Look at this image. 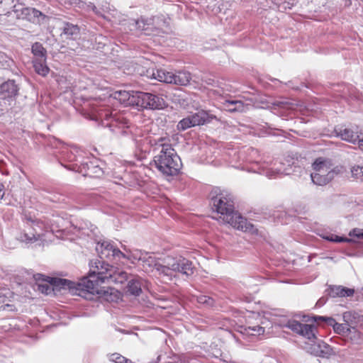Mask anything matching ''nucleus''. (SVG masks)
<instances>
[{
    "label": "nucleus",
    "mask_w": 363,
    "mask_h": 363,
    "mask_svg": "<svg viewBox=\"0 0 363 363\" xmlns=\"http://www.w3.org/2000/svg\"><path fill=\"white\" fill-rule=\"evenodd\" d=\"M45 60H35L33 62L35 71L42 76H45L49 72V68L45 65Z\"/></svg>",
    "instance_id": "nucleus-25"
},
{
    "label": "nucleus",
    "mask_w": 363,
    "mask_h": 363,
    "mask_svg": "<svg viewBox=\"0 0 363 363\" xmlns=\"http://www.w3.org/2000/svg\"><path fill=\"white\" fill-rule=\"evenodd\" d=\"M276 174H279V171L270 170V171H267V172H266V175L269 178H271L272 176H274Z\"/></svg>",
    "instance_id": "nucleus-36"
},
{
    "label": "nucleus",
    "mask_w": 363,
    "mask_h": 363,
    "mask_svg": "<svg viewBox=\"0 0 363 363\" xmlns=\"http://www.w3.org/2000/svg\"><path fill=\"white\" fill-rule=\"evenodd\" d=\"M91 272L88 277H83L78 282H74L65 279H53V284L60 287H68L72 291L77 289L78 295L87 300H94L95 296L103 298L107 301H115L118 298L117 291L113 288L105 289L99 286L107 278L113 266L101 259L91 260L90 262Z\"/></svg>",
    "instance_id": "nucleus-1"
},
{
    "label": "nucleus",
    "mask_w": 363,
    "mask_h": 363,
    "mask_svg": "<svg viewBox=\"0 0 363 363\" xmlns=\"http://www.w3.org/2000/svg\"><path fill=\"white\" fill-rule=\"evenodd\" d=\"M32 52L38 57L37 60H45L46 59V50L43 48V45L40 43H35L32 45Z\"/></svg>",
    "instance_id": "nucleus-23"
},
{
    "label": "nucleus",
    "mask_w": 363,
    "mask_h": 363,
    "mask_svg": "<svg viewBox=\"0 0 363 363\" xmlns=\"http://www.w3.org/2000/svg\"><path fill=\"white\" fill-rule=\"evenodd\" d=\"M19 86L13 79H6L0 76V99L14 101L18 95Z\"/></svg>",
    "instance_id": "nucleus-10"
},
{
    "label": "nucleus",
    "mask_w": 363,
    "mask_h": 363,
    "mask_svg": "<svg viewBox=\"0 0 363 363\" xmlns=\"http://www.w3.org/2000/svg\"><path fill=\"white\" fill-rule=\"evenodd\" d=\"M313 168L314 172L311 174L312 182L319 186L328 184L344 170L342 166L334 167L330 160L321 157L315 160Z\"/></svg>",
    "instance_id": "nucleus-5"
},
{
    "label": "nucleus",
    "mask_w": 363,
    "mask_h": 363,
    "mask_svg": "<svg viewBox=\"0 0 363 363\" xmlns=\"http://www.w3.org/2000/svg\"><path fill=\"white\" fill-rule=\"evenodd\" d=\"M313 350L315 355L322 357H328L333 352L330 346L323 341H319L317 345H314Z\"/></svg>",
    "instance_id": "nucleus-19"
},
{
    "label": "nucleus",
    "mask_w": 363,
    "mask_h": 363,
    "mask_svg": "<svg viewBox=\"0 0 363 363\" xmlns=\"http://www.w3.org/2000/svg\"><path fill=\"white\" fill-rule=\"evenodd\" d=\"M286 327L309 340H313L316 338L317 328L313 325L303 324L297 320H290L286 324Z\"/></svg>",
    "instance_id": "nucleus-11"
},
{
    "label": "nucleus",
    "mask_w": 363,
    "mask_h": 363,
    "mask_svg": "<svg viewBox=\"0 0 363 363\" xmlns=\"http://www.w3.org/2000/svg\"><path fill=\"white\" fill-rule=\"evenodd\" d=\"M215 118L216 116L214 115L208 114L203 111H199L181 120L177 125V128L180 130H185L191 127L210 123Z\"/></svg>",
    "instance_id": "nucleus-9"
},
{
    "label": "nucleus",
    "mask_w": 363,
    "mask_h": 363,
    "mask_svg": "<svg viewBox=\"0 0 363 363\" xmlns=\"http://www.w3.org/2000/svg\"><path fill=\"white\" fill-rule=\"evenodd\" d=\"M136 94L138 91H119L114 94V98L120 101L121 103L129 106L136 105Z\"/></svg>",
    "instance_id": "nucleus-15"
},
{
    "label": "nucleus",
    "mask_w": 363,
    "mask_h": 363,
    "mask_svg": "<svg viewBox=\"0 0 363 363\" xmlns=\"http://www.w3.org/2000/svg\"><path fill=\"white\" fill-rule=\"evenodd\" d=\"M37 276L38 277V278H37L38 279H40V277H43V275H42V274H38Z\"/></svg>",
    "instance_id": "nucleus-43"
},
{
    "label": "nucleus",
    "mask_w": 363,
    "mask_h": 363,
    "mask_svg": "<svg viewBox=\"0 0 363 363\" xmlns=\"http://www.w3.org/2000/svg\"><path fill=\"white\" fill-rule=\"evenodd\" d=\"M127 292L133 296H139L142 292L140 280L134 278L130 279L127 285Z\"/></svg>",
    "instance_id": "nucleus-21"
},
{
    "label": "nucleus",
    "mask_w": 363,
    "mask_h": 363,
    "mask_svg": "<svg viewBox=\"0 0 363 363\" xmlns=\"http://www.w3.org/2000/svg\"><path fill=\"white\" fill-rule=\"evenodd\" d=\"M11 60L4 53H0V66L1 67H9Z\"/></svg>",
    "instance_id": "nucleus-33"
},
{
    "label": "nucleus",
    "mask_w": 363,
    "mask_h": 363,
    "mask_svg": "<svg viewBox=\"0 0 363 363\" xmlns=\"http://www.w3.org/2000/svg\"><path fill=\"white\" fill-rule=\"evenodd\" d=\"M111 359L116 363H126L128 359L118 354H113L111 356Z\"/></svg>",
    "instance_id": "nucleus-34"
},
{
    "label": "nucleus",
    "mask_w": 363,
    "mask_h": 363,
    "mask_svg": "<svg viewBox=\"0 0 363 363\" xmlns=\"http://www.w3.org/2000/svg\"><path fill=\"white\" fill-rule=\"evenodd\" d=\"M165 138L158 140L157 146L160 147V152L154 157L156 168L163 174L173 176L179 171L182 162L175 150L170 143H165Z\"/></svg>",
    "instance_id": "nucleus-4"
},
{
    "label": "nucleus",
    "mask_w": 363,
    "mask_h": 363,
    "mask_svg": "<svg viewBox=\"0 0 363 363\" xmlns=\"http://www.w3.org/2000/svg\"><path fill=\"white\" fill-rule=\"evenodd\" d=\"M340 135L342 140L352 143H358L360 138L358 132H355L350 128H345L340 131Z\"/></svg>",
    "instance_id": "nucleus-20"
},
{
    "label": "nucleus",
    "mask_w": 363,
    "mask_h": 363,
    "mask_svg": "<svg viewBox=\"0 0 363 363\" xmlns=\"http://www.w3.org/2000/svg\"><path fill=\"white\" fill-rule=\"evenodd\" d=\"M225 108L230 112L242 111L244 106L241 101L227 100L224 103Z\"/></svg>",
    "instance_id": "nucleus-22"
},
{
    "label": "nucleus",
    "mask_w": 363,
    "mask_h": 363,
    "mask_svg": "<svg viewBox=\"0 0 363 363\" xmlns=\"http://www.w3.org/2000/svg\"><path fill=\"white\" fill-rule=\"evenodd\" d=\"M22 240L23 241H32L33 239V240H35V238L34 236V235H33V237H30L28 236L26 233L24 234V238H21Z\"/></svg>",
    "instance_id": "nucleus-37"
},
{
    "label": "nucleus",
    "mask_w": 363,
    "mask_h": 363,
    "mask_svg": "<svg viewBox=\"0 0 363 363\" xmlns=\"http://www.w3.org/2000/svg\"><path fill=\"white\" fill-rule=\"evenodd\" d=\"M359 147L361 150L363 151V138H359V140L358 141Z\"/></svg>",
    "instance_id": "nucleus-38"
},
{
    "label": "nucleus",
    "mask_w": 363,
    "mask_h": 363,
    "mask_svg": "<svg viewBox=\"0 0 363 363\" xmlns=\"http://www.w3.org/2000/svg\"><path fill=\"white\" fill-rule=\"evenodd\" d=\"M4 195V191L3 190L2 185L0 184V199L2 198Z\"/></svg>",
    "instance_id": "nucleus-41"
},
{
    "label": "nucleus",
    "mask_w": 363,
    "mask_h": 363,
    "mask_svg": "<svg viewBox=\"0 0 363 363\" xmlns=\"http://www.w3.org/2000/svg\"><path fill=\"white\" fill-rule=\"evenodd\" d=\"M350 317V312H345L343 314V318L345 321H347V319Z\"/></svg>",
    "instance_id": "nucleus-39"
},
{
    "label": "nucleus",
    "mask_w": 363,
    "mask_h": 363,
    "mask_svg": "<svg viewBox=\"0 0 363 363\" xmlns=\"http://www.w3.org/2000/svg\"><path fill=\"white\" fill-rule=\"evenodd\" d=\"M110 270V274L105 276V278H107V281H110L115 284H123L129 279L128 273L125 271L121 270L114 267H113Z\"/></svg>",
    "instance_id": "nucleus-16"
},
{
    "label": "nucleus",
    "mask_w": 363,
    "mask_h": 363,
    "mask_svg": "<svg viewBox=\"0 0 363 363\" xmlns=\"http://www.w3.org/2000/svg\"><path fill=\"white\" fill-rule=\"evenodd\" d=\"M350 235H354L358 238L363 239V229H354L350 233Z\"/></svg>",
    "instance_id": "nucleus-35"
},
{
    "label": "nucleus",
    "mask_w": 363,
    "mask_h": 363,
    "mask_svg": "<svg viewBox=\"0 0 363 363\" xmlns=\"http://www.w3.org/2000/svg\"><path fill=\"white\" fill-rule=\"evenodd\" d=\"M143 261V267L145 270H156L160 274L167 277H172L173 272H179L189 277L194 272V267L192 262L183 258L169 257L164 260V264H162L157 262L152 257L140 259Z\"/></svg>",
    "instance_id": "nucleus-3"
},
{
    "label": "nucleus",
    "mask_w": 363,
    "mask_h": 363,
    "mask_svg": "<svg viewBox=\"0 0 363 363\" xmlns=\"http://www.w3.org/2000/svg\"><path fill=\"white\" fill-rule=\"evenodd\" d=\"M96 250L99 254L101 259L111 257L118 259H121V258L129 259L128 255L107 241L99 242L96 247Z\"/></svg>",
    "instance_id": "nucleus-12"
},
{
    "label": "nucleus",
    "mask_w": 363,
    "mask_h": 363,
    "mask_svg": "<svg viewBox=\"0 0 363 363\" xmlns=\"http://www.w3.org/2000/svg\"><path fill=\"white\" fill-rule=\"evenodd\" d=\"M136 106L147 109H162L167 104L164 99L157 94L138 91L136 94Z\"/></svg>",
    "instance_id": "nucleus-8"
},
{
    "label": "nucleus",
    "mask_w": 363,
    "mask_h": 363,
    "mask_svg": "<svg viewBox=\"0 0 363 363\" xmlns=\"http://www.w3.org/2000/svg\"><path fill=\"white\" fill-rule=\"evenodd\" d=\"M324 238L329 241L335 242H350V240L348 238H344L339 237L335 235H330L324 237Z\"/></svg>",
    "instance_id": "nucleus-32"
},
{
    "label": "nucleus",
    "mask_w": 363,
    "mask_h": 363,
    "mask_svg": "<svg viewBox=\"0 0 363 363\" xmlns=\"http://www.w3.org/2000/svg\"><path fill=\"white\" fill-rule=\"evenodd\" d=\"M56 278H52V277H48V279H46V281L50 284V285H49L48 284H39L38 285V289L43 293V294H50L52 293V291H53L55 290V288L56 289H68L70 292L72 293H75V294H78V291H77V289H74V291H72V289L68 288V287H66V288H62V287H60V286H55L54 284H53V279H55Z\"/></svg>",
    "instance_id": "nucleus-17"
},
{
    "label": "nucleus",
    "mask_w": 363,
    "mask_h": 363,
    "mask_svg": "<svg viewBox=\"0 0 363 363\" xmlns=\"http://www.w3.org/2000/svg\"><path fill=\"white\" fill-rule=\"evenodd\" d=\"M245 333L250 335H259L264 333V328L259 325L250 326L245 328Z\"/></svg>",
    "instance_id": "nucleus-29"
},
{
    "label": "nucleus",
    "mask_w": 363,
    "mask_h": 363,
    "mask_svg": "<svg viewBox=\"0 0 363 363\" xmlns=\"http://www.w3.org/2000/svg\"><path fill=\"white\" fill-rule=\"evenodd\" d=\"M197 300L199 303L206 305L208 306H212L214 304V300L212 298L207 296L201 295L198 297Z\"/></svg>",
    "instance_id": "nucleus-30"
},
{
    "label": "nucleus",
    "mask_w": 363,
    "mask_h": 363,
    "mask_svg": "<svg viewBox=\"0 0 363 363\" xmlns=\"http://www.w3.org/2000/svg\"><path fill=\"white\" fill-rule=\"evenodd\" d=\"M79 28L77 26L66 23L63 28V33L68 37H74L79 34Z\"/></svg>",
    "instance_id": "nucleus-26"
},
{
    "label": "nucleus",
    "mask_w": 363,
    "mask_h": 363,
    "mask_svg": "<svg viewBox=\"0 0 363 363\" xmlns=\"http://www.w3.org/2000/svg\"><path fill=\"white\" fill-rule=\"evenodd\" d=\"M152 77L160 82L174 84L179 86H186L191 79V74L187 71L169 72L163 69L153 71Z\"/></svg>",
    "instance_id": "nucleus-6"
},
{
    "label": "nucleus",
    "mask_w": 363,
    "mask_h": 363,
    "mask_svg": "<svg viewBox=\"0 0 363 363\" xmlns=\"http://www.w3.org/2000/svg\"><path fill=\"white\" fill-rule=\"evenodd\" d=\"M211 203L216 212L220 214L219 219H222L224 223L245 232L257 233V230L255 226L234 210L233 203L229 199L223 196H215L212 198Z\"/></svg>",
    "instance_id": "nucleus-2"
},
{
    "label": "nucleus",
    "mask_w": 363,
    "mask_h": 363,
    "mask_svg": "<svg viewBox=\"0 0 363 363\" xmlns=\"http://www.w3.org/2000/svg\"><path fill=\"white\" fill-rule=\"evenodd\" d=\"M354 290L342 286H333L330 288L329 295L331 297H347L353 296Z\"/></svg>",
    "instance_id": "nucleus-18"
},
{
    "label": "nucleus",
    "mask_w": 363,
    "mask_h": 363,
    "mask_svg": "<svg viewBox=\"0 0 363 363\" xmlns=\"http://www.w3.org/2000/svg\"><path fill=\"white\" fill-rule=\"evenodd\" d=\"M13 12L18 18L26 20L35 24L46 23L48 17L35 8L26 7L22 4L13 6Z\"/></svg>",
    "instance_id": "nucleus-7"
},
{
    "label": "nucleus",
    "mask_w": 363,
    "mask_h": 363,
    "mask_svg": "<svg viewBox=\"0 0 363 363\" xmlns=\"http://www.w3.org/2000/svg\"><path fill=\"white\" fill-rule=\"evenodd\" d=\"M88 169H90V167L86 164Z\"/></svg>",
    "instance_id": "nucleus-44"
},
{
    "label": "nucleus",
    "mask_w": 363,
    "mask_h": 363,
    "mask_svg": "<svg viewBox=\"0 0 363 363\" xmlns=\"http://www.w3.org/2000/svg\"><path fill=\"white\" fill-rule=\"evenodd\" d=\"M146 21L147 18H141L138 20H133L132 23L130 24L131 27L130 29L143 32Z\"/></svg>",
    "instance_id": "nucleus-28"
},
{
    "label": "nucleus",
    "mask_w": 363,
    "mask_h": 363,
    "mask_svg": "<svg viewBox=\"0 0 363 363\" xmlns=\"http://www.w3.org/2000/svg\"><path fill=\"white\" fill-rule=\"evenodd\" d=\"M352 177L357 181L363 182V165H354L351 168Z\"/></svg>",
    "instance_id": "nucleus-27"
},
{
    "label": "nucleus",
    "mask_w": 363,
    "mask_h": 363,
    "mask_svg": "<svg viewBox=\"0 0 363 363\" xmlns=\"http://www.w3.org/2000/svg\"><path fill=\"white\" fill-rule=\"evenodd\" d=\"M47 224L50 225L52 231H63L68 228L70 222L63 217L52 215L48 218Z\"/></svg>",
    "instance_id": "nucleus-14"
},
{
    "label": "nucleus",
    "mask_w": 363,
    "mask_h": 363,
    "mask_svg": "<svg viewBox=\"0 0 363 363\" xmlns=\"http://www.w3.org/2000/svg\"><path fill=\"white\" fill-rule=\"evenodd\" d=\"M325 301L324 298H320V299L318 301L317 304H318V305H319V306H322V305H323V304L325 303Z\"/></svg>",
    "instance_id": "nucleus-40"
},
{
    "label": "nucleus",
    "mask_w": 363,
    "mask_h": 363,
    "mask_svg": "<svg viewBox=\"0 0 363 363\" xmlns=\"http://www.w3.org/2000/svg\"><path fill=\"white\" fill-rule=\"evenodd\" d=\"M313 319L317 323H324L328 325H332L334 331L337 334H345L350 331V328L346 324L337 323L332 317L314 315Z\"/></svg>",
    "instance_id": "nucleus-13"
},
{
    "label": "nucleus",
    "mask_w": 363,
    "mask_h": 363,
    "mask_svg": "<svg viewBox=\"0 0 363 363\" xmlns=\"http://www.w3.org/2000/svg\"><path fill=\"white\" fill-rule=\"evenodd\" d=\"M143 33L146 35H158L160 30L154 25V18H147Z\"/></svg>",
    "instance_id": "nucleus-24"
},
{
    "label": "nucleus",
    "mask_w": 363,
    "mask_h": 363,
    "mask_svg": "<svg viewBox=\"0 0 363 363\" xmlns=\"http://www.w3.org/2000/svg\"><path fill=\"white\" fill-rule=\"evenodd\" d=\"M274 106H277L282 108H293L294 104L289 102L287 101H276L273 104Z\"/></svg>",
    "instance_id": "nucleus-31"
},
{
    "label": "nucleus",
    "mask_w": 363,
    "mask_h": 363,
    "mask_svg": "<svg viewBox=\"0 0 363 363\" xmlns=\"http://www.w3.org/2000/svg\"><path fill=\"white\" fill-rule=\"evenodd\" d=\"M1 302H2V303H4V296H1V295L0 294V303H1Z\"/></svg>",
    "instance_id": "nucleus-42"
}]
</instances>
